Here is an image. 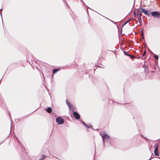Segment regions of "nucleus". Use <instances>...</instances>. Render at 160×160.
<instances>
[{
  "label": "nucleus",
  "instance_id": "f257e3e1",
  "mask_svg": "<svg viewBox=\"0 0 160 160\" xmlns=\"http://www.w3.org/2000/svg\"><path fill=\"white\" fill-rule=\"evenodd\" d=\"M151 14L154 18H160V13L157 11L152 12Z\"/></svg>",
  "mask_w": 160,
  "mask_h": 160
},
{
  "label": "nucleus",
  "instance_id": "ddd939ff",
  "mask_svg": "<svg viewBox=\"0 0 160 160\" xmlns=\"http://www.w3.org/2000/svg\"><path fill=\"white\" fill-rule=\"evenodd\" d=\"M66 103L68 105V107L72 105V104H71V103L69 102H68L67 100H66Z\"/></svg>",
  "mask_w": 160,
  "mask_h": 160
},
{
  "label": "nucleus",
  "instance_id": "aec40b11",
  "mask_svg": "<svg viewBox=\"0 0 160 160\" xmlns=\"http://www.w3.org/2000/svg\"><path fill=\"white\" fill-rule=\"evenodd\" d=\"M140 58V57H139L138 58Z\"/></svg>",
  "mask_w": 160,
  "mask_h": 160
},
{
  "label": "nucleus",
  "instance_id": "9d476101",
  "mask_svg": "<svg viewBox=\"0 0 160 160\" xmlns=\"http://www.w3.org/2000/svg\"><path fill=\"white\" fill-rule=\"evenodd\" d=\"M52 109L50 107H49V108H48L47 109V111L48 112V113H51L52 112Z\"/></svg>",
  "mask_w": 160,
  "mask_h": 160
},
{
  "label": "nucleus",
  "instance_id": "423d86ee",
  "mask_svg": "<svg viewBox=\"0 0 160 160\" xmlns=\"http://www.w3.org/2000/svg\"><path fill=\"white\" fill-rule=\"evenodd\" d=\"M141 9H142V12L144 13L145 15L148 16V10H145L142 8H141Z\"/></svg>",
  "mask_w": 160,
  "mask_h": 160
},
{
  "label": "nucleus",
  "instance_id": "39448f33",
  "mask_svg": "<svg viewBox=\"0 0 160 160\" xmlns=\"http://www.w3.org/2000/svg\"><path fill=\"white\" fill-rule=\"evenodd\" d=\"M73 115L74 117L77 119H78L80 118V116L79 114L76 112H74Z\"/></svg>",
  "mask_w": 160,
  "mask_h": 160
},
{
  "label": "nucleus",
  "instance_id": "a211bd4d",
  "mask_svg": "<svg viewBox=\"0 0 160 160\" xmlns=\"http://www.w3.org/2000/svg\"><path fill=\"white\" fill-rule=\"evenodd\" d=\"M39 160H43V159H42V158H40L39 159Z\"/></svg>",
  "mask_w": 160,
  "mask_h": 160
},
{
  "label": "nucleus",
  "instance_id": "1a4fd4ad",
  "mask_svg": "<svg viewBox=\"0 0 160 160\" xmlns=\"http://www.w3.org/2000/svg\"><path fill=\"white\" fill-rule=\"evenodd\" d=\"M69 109L70 111H71L72 112H73L74 111V108L73 106L72 105L70 106L69 107Z\"/></svg>",
  "mask_w": 160,
  "mask_h": 160
},
{
  "label": "nucleus",
  "instance_id": "6ab92c4d",
  "mask_svg": "<svg viewBox=\"0 0 160 160\" xmlns=\"http://www.w3.org/2000/svg\"><path fill=\"white\" fill-rule=\"evenodd\" d=\"M128 21H127V22H126L125 23V24H126V23H127L128 22Z\"/></svg>",
  "mask_w": 160,
  "mask_h": 160
},
{
  "label": "nucleus",
  "instance_id": "9b49d317",
  "mask_svg": "<svg viewBox=\"0 0 160 160\" xmlns=\"http://www.w3.org/2000/svg\"><path fill=\"white\" fill-rule=\"evenodd\" d=\"M60 70V69H53V74H55V73H56L57 72L59 71Z\"/></svg>",
  "mask_w": 160,
  "mask_h": 160
},
{
  "label": "nucleus",
  "instance_id": "f03ea898",
  "mask_svg": "<svg viewBox=\"0 0 160 160\" xmlns=\"http://www.w3.org/2000/svg\"><path fill=\"white\" fill-rule=\"evenodd\" d=\"M56 121L58 124H62L64 122V120L60 117H58L56 118Z\"/></svg>",
  "mask_w": 160,
  "mask_h": 160
},
{
  "label": "nucleus",
  "instance_id": "f3484780",
  "mask_svg": "<svg viewBox=\"0 0 160 160\" xmlns=\"http://www.w3.org/2000/svg\"><path fill=\"white\" fill-rule=\"evenodd\" d=\"M142 38H143V33L142 32Z\"/></svg>",
  "mask_w": 160,
  "mask_h": 160
},
{
  "label": "nucleus",
  "instance_id": "4468645a",
  "mask_svg": "<svg viewBox=\"0 0 160 160\" xmlns=\"http://www.w3.org/2000/svg\"><path fill=\"white\" fill-rule=\"evenodd\" d=\"M82 122L84 125L85 126L87 127H88L87 125L84 122H83V121H82Z\"/></svg>",
  "mask_w": 160,
  "mask_h": 160
},
{
  "label": "nucleus",
  "instance_id": "2eb2a0df",
  "mask_svg": "<svg viewBox=\"0 0 160 160\" xmlns=\"http://www.w3.org/2000/svg\"><path fill=\"white\" fill-rule=\"evenodd\" d=\"M154 57L156 59H158V56L157 55H154Z\"/></svg>",
  "mask_w": 160,
  "mask_h": 160
},
{
  "label": "nucleus",
  "instance_id": "f8f14e48",
  "mask_svg": "<svg viewBox=\"0 0 160 160\" xmlns=\"http://www.w3.org/2000/svg\"><path fill=\"white\" fill-rule=\"evenodd\" d=\"M146 50H145L143 52V53L142 54V58H145V57L144 56L146 55Z\"/></svg>",
  "mask_w": 160,
  "mask_h": 160
},
{
  "label": "nucleus",
  "instance_id": "7ed1b4c3",
  "mask_svg": "<svg viewBox=\"0 0 160 160\" xmlns=\"http://www.w3.org/2000/svg\"><path fill=\"white\" fill-rule=\"evenodd\" d=\"M158 145L157 144H156L155 145V148L154 151V153L155 155L158 156L159 153L158 152Z\"/></svg>",
  "mask_w": 160,
  "mask_h": 160
},
{
  "label": "nucleus",
  "instance_id": "0eeeda50",
  "mask_svg": "<svg viewBox=\"0 0 160 160\" xmlns=\"http://www.w3.org/2000/svg\"><path fill=\"white\" fill-rule=\"evenodd\" d=\"M137 15L139 16V17L138 18L139 20H141V17L142 15V12L140 11H139L137 13Z\"/></svg>",
  "mask_w": 160,
  "mask_h": 160
},
{
  "label": "nucleus",
  "instance_id": "dca6fc26",
  "mask_svg": "<svg viewBox=\"0 0 160 160\" xmlns=\"http://www.w3.org/2000/svg\"><path fill=\"white\" fill-rule=\"evenodd\" d=\"M46 156L45 155H43L42 156V159H43V160L46 158Z\"/></svg>",
  "mask_w": 160,
  "mask_h": 160
},
{
  "label": "nucleus",
  "instance_id": "20e7f679",
  "mask_svg": "<svg viewBox=\"0 0 160 160\" xmlns=\"http://www.w3.org/2000/svg\"><path fill=\"white\" fill-rule=\"evenodd\" d=\"M102 137L103 139L104 140L105 139H108L110 138L109 135H108L106 133L104 132H103V135L102 136Z\"/></svg>",
  "mask_w": 160,
  "mask_h": 160
},
{
  "label": "nucleus",
  "instance_id": "6e6552de",
  "mask_svg": "<svg viewBox=\"0 0 160 160\" xmlns=\"http://www.w3.org/2000/svg\"><path fill=\"white\" fill-rule=\"evenodd\" d=\"M124 53L125 55L128 56H129L132 59V58H136L134 56L128 54L126 52H124Z\"/></svg>",
  "mask_w": 160,
  "mask_h": 160
}]
</instances>
